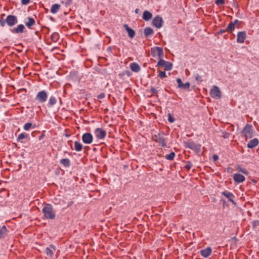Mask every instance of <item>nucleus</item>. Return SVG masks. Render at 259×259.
<instances>
[{
  "label": "nucleus",
  "instance_id": "60",
  "mask_svg": "<svg viewBox=\"0 0 259 259\" xmlns=\"http://www.w3.org/2000/svg\"><path fill=\"white\" fill-rule=\"evenodd\" d=\"M61 3L62 4H65V2H64L63 1H62L61 2Z\"/></svg>",
  "mask_w": 259,
  "mask_h": 259
},
{
  "label": "nucleus",
  "instance_id": "37",
  "mask_svg": "<svg viewBox=\"0 0 259 259\" xmlns=\"http://www.w3.org/2000/svg\"><path fill=\"white\" fill-rule=\"evenodd\" d=\"M57 101L56 98H50V100L48 103V106L51 107L56 104Z\"/></svg>",
  "mask_w": 259,
  "mask_h": 259
},
{
  "label": "nucleus",
  "instance_id": "56",
  "mask_svg": "<svg viewBox=\"0 0 259 259\" xmlns=\"http://www.w3.org/2000/svg\"><path fill=\"white\" fill-rule=\"evenodd\" d=\"M105 97V94L104 93H101L100 94H99L97 97Z\"/></svg>",
  "mask_w": 259,
  "mask_h": 259
},
{
  "label": "nucleus",
  "instance_id": "34",
  "mask_svg": "<svg viewBox=\"0 0 259 259\" xmlns=\"http://www.w3.org/2000/svg\"><path fill=\"white\" fill-rule=\"evenodd\" d=\"M59 35L57 32H54L51 35V39L53 42H57L59 40Z\"/></svg>",
  "mask_w": 259,
  "mask_h": 259
},
{
  "label": "nucleus",
  "instance_id": "26",
  "mask_svg": "<svg viewBox=\"0 0 259 259\" xmlns=\"http://www.w3.org/2000/svg\"><path fill=\"white\" fill-rule=\"evenodd\" d=\"M82 148H83V145L80 142H79L77 141H75L74 142V150L75 151L80 152L81 151H82Z\"/></svg>",
  "mask_w": 259,
  "mask_h": 259
},
{
  "label": "nucleus",
  "instance_id": "2",
  "mask_svg": "<svg viewBox=\"0 0 259 259\" xmlns=\"http://www.w3.org/2000/svg\"><path fill=\"white\" fill-rule=\"evenodd\" d=\"M18 23L17 17L13 15H9L5 19L0 18V26L4 27L7 24L9 27H12Z\"/></svg>",
  "mask_w": 259,
  "mask_h": 259
},
{
  "label": "nucleus",
  "instance_id": "48",
  "mask_svg": "<svg viewBox=\"0 0 259 259\" xmlns=\"http://www.w3.org/2000/svg\"><path fill=\"white\" fill-rule=\"evenodd\" d=\"M30 0H21V4L23 5H26L30 3Z\"/></svg>",
  "mask_w": 259,
  "mask_h": 259
},
{
  "label": "nucleus",
  "instance_id": "27",
  "mask_svg": "<svg viewBox=\"0 0 259 259\" xmlns=\"http://www.w3.org/2000/svg\"><path fill=\"white\" fill-rule=\"evenodd\" d=\"M60 163L65 167H69L70 166V160L68 158H63L60 160Z\"/></svg>",
  "mask_w": 259,
  "mask_h": 259
},
{
  "label": "nucleus",
  "instance_id": "51",
  "mask_svg": "<svg viewBox=\"0 0 259 259\" xmlns=\"http://www.w3.org/2000/svg\"><path fill=\"white\" fill-rule=\"evenodd\" d=\"M34 34L38 36L39 39H40L41 35H40V33L38 31H35L34 32Z\"/></svg>",
  "mask_w": 259,
  "mask_h": 259
},
{
  "label": "nucleus",
  "instance_id": "33",
  "mask_svg": "<svg viewBox=\"0 0 259 259\" xmlns=\"http://www.w3.org/2000/svg\"><path fill=\"white\" fill-rule=\"evenodd\" d=\"M226 28L228 32L232 33L233 31H234L235 29V26L234 25L232 21H231Z\"/></svg>",
  "mask_w": 259,
  "mask_h": 259
},
{
  "label": "nucleus",
  "instance_id": "29",
  "mask_svg": "<svg viewBox=\"0 0 259 259\" xmlns=\"http://www.w3.org/2000/svg\"><path fill=\"white\" fill-rule=\"evenodd\" d=\"M28 136L29 135L27 133L24 132L20 134H19V136H18L17 138V142H20L21 143H23L22 140L27 138Z\"/></svg>",
  "mask_w": 259,
  "mask_h": 259
},
{
  "label": "nucleus",
  "instance_id": "9",
  "mask_svg": "<svg viewBox=\"0 0 259 259\" xmlns=\"http://www.w3.org/2000/svg\"><path fill=\"white\" fill-rule=\"evenodd\" d=\"M82 141L85 144H90L93 141V136L90 133H85L82 136Z\"/></svg>",
  "mask_w": 259,
  "mask_h": 259
},
{
  "label": "nucleus",
  "instance_id": "3",
  "mask_svg": "<svg viewBox=\"0 0 259 259\" xmlns=\"http://www.w3.org/2000/svg\"><path fill=\"white\" fill-rule=\"evenodd\" d=\"M164 136L165 134L164 132H159L157 134L152 135V140L156 143H158L162 147H165L167 145L166 140Z\"/></svg>",
  "mask_w": 259,
  "mask_h": 259
},
{
  "label": "nucleus",
  "instance_id": "58",
  "mask_svg": "<svg viewBox=\"0 0 259 259\" xmlns=\"http://www.w3.org/2000/svg\"><path fill=\"white\" fill-rule=\"evenodd\" d=\"M139 9H136L135 10V13H136V14H138V13H139Z\"/></svg>",
  "mask_w": 259,
  "mask_h": 259
},
{
  "label": "nucleus",
  "instance_id": "53",
  "mask_svg": "<svg viewBox=\"0 0 259 259\" xmlns=\"http://www.w3.org/2000/svg\"><path fill=\"white\" fill-rule=\"evenodd\" d=\"M45 137V135L44 134H42L41 135H40L39 137H38V140L40 141V140H41L42 139H44V138Z\"/></svg>",
  "mask_w": 259,
  "mask_h": 259
},
{
  "label": "nucleus",
  "instance_id": "19",
  "mask_svg": "<svg viewBox=\"0 0 259 259\" xmlns=\"http://www.w3.org/2000/svg\"><path fill=\"white\" fill-rule=\"evenodd\" d=\"M212 252V249L210 247H207L205 249L200 250V253L202 256L204 258L208 257Z\"/></svg>",
  "mask_w": 259,
  "mask_h": 259
},
{
  "label": "nucleus",
  "instance_id": "39",
  "mask_svg": "<svg viewBox=\"0 0 259 259\" xmlns=\"http://www.w3.org/2000/svg\"><path fill=\"white\" fill-rule=\"evenodd\" d=\"M192 166H193L192 163L190 161H187V164L185 166V167L188 170H189L192 168Z\"/></svg>",
  "mask_w": 259,
  "mask_h": 259
},
{
  "label": "nucleus",
  "instance_id": "45",
  "mask_svg": "<svg viewBox=\"0 0 259 259\" xmlns=\"http://www.w3.org/2000/svg\"><path fill=\"white\" fill-rule=\"evenodd\" d=\"M168 121L170 123H173L175 120V118L172 117V116L171 115L170 113H168Z\"/></svg>",
  "mask_w": 259,
  "mask_h": 259
},
{
  "label": "nucleus",
  "instance_id": "25",
  "mask_svg": "<svg viewBox=\"0 0 259 259\" xmlns=\"http://www.w3.org/2000/svg\"><path fill=\"white\" fill-rule=\"evenodd\" d=\"M8 232V230L7 229L5 226H3V227L0 229V239L4 238L7 235Z\"/></svg>",
  "mask_w": 259,
  "mask_h": 259
},
{
  "label": "nucleus",
  "instance_id": "17",
  "mask_svg": "<svg viewBox=\"0 0 259 259\" xmlns=\"http://www.w3.org/2000/svg\"><path fill=\"white\" fill-rule=\"evenodd\" d=\"M233 177L234 181L237 183H242L245 180V177L240 174H234Z\"/></svg>",
  "mask_w": 259,
  "mask_h": 259
},
{
  "label": "nucleus",
  "instance_id": "28",
  "mask_svg": "<svg viewBox=\"0 0 259 259\" xmlns=\"http://www.w3.org/2000/svg\"><path fill=\"white\" fill-rule=\"evenodd\" d=\"M60 5L58 4H53L51 8L50 11L52 14H56L60 9Z\"/></svg>",
  "mask_w": 259,
  "mask_h": 259
},
{
  "label": "nucleus",
  "instance_id": "38",
  "mask_svg": "<svg viewBox=\"0 0 259 259\" xmlns=\"http://www.w3.org/2000/svg\"><path fill=\"white\" fill-rule=\"evenodd\" d=\"M32 124L30 122L26 123L24 124L23 128L25 131H28L32 126Z\"/></svg>",
  "mask_w": 259,
  "mask_h": 259
},
{
  "label": "nucleus",
  "instance_id": "5",
  "mask_svg": "<svg viewBox=\"0 0 259 259\" xmlns=\"http://www.w3.org/2000/svg\"><path fill=\"white\" fill-rule=\"evenodd\" d=\"M184 146L187 148L195 151L197 153L200 151L201 146L199 144H196L194 142L190 140L184 141Z\"/></svg>",
  "mask_w": 259,
  "mask_h": 259
},
{
  "label": "nucleus",
  "instance_id": "16",
  "mask_svg": "<svg viewBox=\"0 0 259 259\" xmlns=\"http://www.w3.org/2000/svg\"><path fill=\"white\" fill-rule=\"evenodd\" d=\"M177 82L178 83V87L183 90L189 89L190 86V83L189 82H187L185 83H183L181 79L178 78L177 79Z\"/></svg>",
  "mask_w": 259,
  "mask_h": 259
},
{
  "label": "nucleus",
  "instance_id": "4",
  "mask_svg": "<svg viewBox=\"0 0 259 259\" xmlns=\"http://www.w3.org/2000/svg\"><path fill=\"white\" fill-rule=\"evenodd\" d=\"M242 133L245 137L246 141L248 139L252 138L253 136V129L252 125L250 124H246L243 127Z\"/></svg>",
  "mask_w": 259,
  "mask_h": 259
},
{
  "label": "nucleus",
  "instance_id": "52",
  "mask_svg": "<svg viewBox=\"0 0 259 259\" xmlns=\"http://www.w3.org/2000/svg\"><path fill=\"white\" fill-rule=\"evenodd\" d=\"M212 158L214 161H216L219 159V156L215 154L213 155Z\"/></svg>",
  "mask_w": 259,
  "mask_h": 259
},
{
  "label": "nucleus",
  "instance_id": "57",
  "mask_svg": "<svg viewBox=\"0 0 259 259\" xmlns=\"http://www.w3.org/2000/svg\"><path fill=\"white\" fill-rule=\"evenodd\" d=\"M76 75V74L75 72H71L70 73V76H71V75Z\"/></svg>",
  "mask_w": 259,
  "mask_h": 259
},
{
  "label": "nucleus",
  "instance_id": "22",
  "mask_svg": "<svg viewBox=\"0 0 259 259\" xmlns=\"http://www.w3.org/2000/svg\"><path fill=\"white\" fill-rule=\"evenodd\" d=\"M142 18L145 21H148L152 19V14L150 12L146 10L143 12Z\"/></svg>",
  "mask_w": 259,
  "mask_h": 259
},
{
  "label": "nucleus",
  "instance_id": "44",
  "mask_svg": "<svg viewBox=\"0 0 259 259\" xmlns=\"http://www.w3.org/2000/svg\"><path fill=\"white\" fill-rule=\"evenodd\" d=\"M158 76L161 78H163L165 77H166V73L165 71H160L158 75Z\"/></svg>",
  "mask_w": 259,
  "mask_h": 259
},
{
  "label": "nucleus",
  "instance_id": "40",
  "mask_svg": "<svg viewBox=\"0 0 259 259\" xmlns=\"http://www.w3.org/2000/svg\"><path fill=\"white\" fill-rule=\"evenodd\" d=\"M230 134L226 131H223L222 132V137L224 139H228L229 138Z\"/></svg>",
  "mask_w": 259,
  "mask_h": 259
},
{
  "label": "nucleus",
  "instance_id": "50",
  "mask_svg": "<svg viewBox=\"0 0 259 259\" xmlns=\"http://www.w3.org/2000/svg\"><path fill=\"white\" fill-rule=\"evenodd\" d=\"M226 31H227V28L225 29H221L218 32V33L219 34H222L223 33H224V32H225Z\"/></svg>",
  "mask_w": 259,
  "mask_h": 259
},
{
  "label": "nucleus",
  "instance_id": "61",
  "mask_svg": "<svg viewBox=\"0 0 259 259\" xmlns=\"http://www.w3.org/2000/svg\"><path fill=\"white\" fill-rule=\"evenodd\" d=\"M227 37V35H225L224 37L226 38Z\"/></svg>",
  "mask_w": 259,
  "mask_h": 259
},
{
  "label": "nucleus",
  "instance_id": "10",
  "mask_svg": "<svg viewBox=\"0 0 259 259\" xmlns=\"http://www.w3.org/2000/svg\"><path fill=\"white\" fill-rule=\"evenodd\" d=\"M10 31L12 33H22L26 31L25 26L20 24L17 26V27H14L13 28L10 29Z\"/></svg>",
  "mask_w": 259,
  "mask_h": 259
},
{
  "label": "nucleus",
  "instance_id": "20",
  "mask_svg": "<svg viewBox=\"0 0 259 259\" xmlns=\"http://www.w3.org/2000/svg\"><path fill=\"white\" fill-rule=\"evenodd\" d=\"M124 28L128 33V36L131 38H133L135 35V31L134 29L130 27L127 24L123 25Z\"/></svg>",
  "mask_w": 259,
  "mask_h": 259
},
{
  "label": "nucleus",
  "instance_id": "42",
  "mask_svg": "<svg viewBox=\"0 0 259 259\" xmlns=\"http://www.w3.org/2000/svg\"><path fill=\"white\" fill-rule=\"evenodd\" d=\"M27 43H33L34 42V39L32 37L30 38H26L24 39Z\"/></svg>",
  "mask_w": 259,
  "mask_h": 259
},
{
  "label": "nucleus",
  "instance_id": "47",
  "mask_svg": "<svg viewBox=\"0 0 259 259\" xmlns=\"http://www.w3.org/2000/svg\"><path fill=\"white\" fill-rule=\"evenodd\" d=\"M232 22L234 23L235 26H236L237 28L239 27L238 25H239L241 23V21H239L237 19H235L234 21H232Z\"/></svg>",
  "mask_w": 259,
  "mask_h": 259
},
{
  "label": "nucleus",
  "instance_id": "46",
  "mask_svg": "<svg viewBox=\"0 0 259 259\" xmlns=\"http://www.w3.org/2000/svg\"><path fill=\"white\" fill-rule=\"evenodd\" d=\"M72 3V0H67L65 2V6L66 7H68L70 6Z\"/></svg>",
  "mask_w": 259,
  "mask_h": 259
},
{
  "label": "nucleus",
  "instance_id": "36",
  "mask_svg": "<svg viewBox=\"0 0 259 259\" xmlns=\"http://www.w3.org/2000/svg\"><path fill=\"white\" fill-rule=\"evenodd\" d=\"M175 155V152H171L169 154L166 155L165 158L167 160H172L174 159Z\"/></svg>",
  "mask_w": 259,
  "mask_h": 259
},
{
  "label": "nucleus",
  "instance_id": "23",
  "mask_svg": "<svg viewBox=\"0 0 259 259\" xmlns=\"http://www.w3.org/2000/svg\"><path fill=\"white\" fill-rule=\"evenodd\" d=\"M130 67L131 70L135 72H139L141 69L140 65L136 62L131 63L130 65Z\"/></svg>",
  "mask_w": 259,
  "mask_h": 259
},
{
  "label": "nucleus",
  "instance_id": "55",
  "mask_svg": "<svg viewBox=\"0 0 259 259\" xmlns=\"http://www.w3.org/2000/svg\"><path fill=\"white\" fill-rule=\"evenodd\" d=\"M73 203V202L72 201H69L67 203V207H69L71 206Z\"/></svg>",
  "mask_w": 259,
  "mask_h": 259
},
{
  "label": "nucleus",
  "instance_id": "18",
  "mask_svg": "<svg viewBox=\"0 0 259 259\" xmlns=\"http://www.w3.org/2000/svg\"><path fill=\"white\" fill-rule=\"evenodd\" d=\"M56 249L55 246L53 244H51L49 247L46 248V253L48 256L52 257Z\"/></svg>",
  "mask_w": 259,
  "mask_h": 259
},
{
  "label": "nucleus",
  "instance_id": "35",
  "mask_svg": "<svg viewBox=\"0 0 259 259\" xmlns=\"http://www.w3.org/2000/svg\"><path fill=\"white\" fill-rule=\"evenodd\" d=\"M47 97V93L45 90H42V91L38 92L36 95V97Z\"/></svg>",
  "mask_w": 259,
  "mask_h": 259
},
{
  "label": "nucleus",
  "instance_id": "30",
  "mask_svg": "<svg viewBox=\"0 0 259 259\" xmlns=\"http://www.w3.org/2000/svg\"><path fill=\"white\" fill-rule=\"evenodd\" d=\"M144 33L145 37H147L149 35H151L153 33V30L151 28L149 27H146L144 29Z\"/></svg>",
  "mask_w": 259,
  "mask_h": 259
},
{
  "label": "nucleus",
  "instance_id": "49",
  "mask_svg": "<svg viewBox=\"0 0 259 259\" xmlns=\"http://www.w3.org/2000/svg\"><path fill=\"white\" fill-rule=\"evenodd\" d=\"M47 98H36L40 103H44L47 101Z\"/></svg>",
  "mask_w": 259,
  "mask_h": 259
},
{
  "label": "nucleus",
  "instance_id": "6",
  "mask_svg": "<svg viewBox=\"0 0 259 259\" xmlns=\"http://www.w3.org/2000/svg\"><path fill=\"white\" fill-rule=\"evenodd\" d=\"M156 66L163 67L164 70L169 71L172 69V64L168 61H165L163 58H160Z\"/></svg>",
  "mask_w": 259,
  "mask_h": 259
},
{
  "label": "nucleus",
  "instance_id": "8",
  "mask_svg": "<svg viewBox=\"0 0 259 259\" xmlns=\"http://www.w3.org/2000/svg\"><path fill=\"white\" fill-rule=\"evenodd\" d=\"M94 133L96 138L98 140L104 139L107 135L106 131L100 127L96 128Z\"/></svg>",
  "mask_w": 259,
  "mask_h": 259
},
{
  "label": "nucleus",
  "instance_id": "7",
  "mask_svg": "<svg viewBox=\"0 0 259 259\" xmlns=\"http://www.w3.org/2000/svg\"><path fill=\"white\" fill-rule=\"evenodd\" d=\"M151 55L153 57H155L157 56H158L159 59L163 57V49L159 47H155L152 48L151 49Z\"/></svg>",
  "mask_w": 259,
  "mask_h": 259
},
{
  "label": "nucleus",
  "instance_id": "15",
  "mask_svg": "<svg viewBox=\"0 0 259 259\" xmlns=\"http://www.w3.org/2000/svg\"><path fill=\"white\" fill-rule=\"evenodd\" d=\"M210 95L211 97H221V93L219 88L213 86L210 91Z\"/></svg>",
  "mask_w": 259,
  "mask_h": 259
},
{
  "label": "nucleus",
  "instance_id": "43",
  "mask_svg": "<svg viewBox=\"0 0 259 259\" xmlns=\"http://www.w3.org/2000/svg\"><path fill=\"white\" fill-rule=\"evenodd\" d=\"M225 0H216L215 3L218 6L223 5L225 4Z\"/></svg>",
  "mask_w": 259,
  "mask_h": 259
},
{
  "label": "nucleus",
  "instance_id": "14",
  "mask_svg": "<svg viewBox=\"0 0 259 259\" xmlns=\"http://www.w3.org/2000/svg\"><path fill=\"white\" fill-rule=\"evenodd\" d=\"M247 37L245 31H239L237 35V42L239 44H242L244 42Z\"/></svg>",
  "mask_w": 259,
  "mask_h": 259
},
{
  "label": "nucleus",
  "instance_id": "41",
  "mask_svg": "<svg viewBox=\"0 0 259 259\" xmlns=\"http://www.w3.org/2000/svg\"><path fill=\"white\" fill-rule=\"evenodd\" d=\"M195 80L198 82H202L203 81L202 77L198 74H196L195 75Z\"/></svg>",
  "mask_w": 259,
  "mask_h": 259
},
{
  "label": "nucleus",
  "instance_id": "21",
  "mask_svg": "<svg viewBox=\"0 0 259 259\" xmlns=\"http://www.w3.org/2000/svg\"><path fill=\"white\" fill-rule=\"evenodd\" d=\"M258 140L257 138H254L248 143L247 147L248 148L252 149L256 147L258 144Z\"/></svg>",
  "mask_w": 259,
  "mask_h": 259
},
{
  "label": "nucleus",
  "instance_id": "11",
  "mask_svg": "<svg viewBox=\"0 0 259 259\" xmlns=\"http://www.w3.org/2000/svg\"><path fill=\"white\" fill-rule=\"evenodd\" d=\"M222 195L226 197L233 204L236 205V202L234 201L235 196L232 192L225 190L222 193Z\"/></svg>",
  "mask_w": 259,
  "mask_h": 259
},
{
  "label": "nucleus",
  "instance_id": "31",
  "mask_svg": "<svg viewBox=\"0 0 259 259\" xmlns=\"http://www.w3.org/2000/svg\"><path fill=\"white\" fill-rule=\"evenodd\" d=\"M237 169L239 172H242L245 175H248L249 174L248 170L246 168L242 167L240 164L237 165Z\"/></svg>",
  "mask_w": 259,
  "mask_h": 259
},
{
  "label": "nucleus",
  "instance_id": "54",
  "mask_svg": "<svg viewBox=\"0 0 259 259\" xmlns=\"http://www.w3.org/2000/svg\"><path fill=\"white\" fill-rule=\"evenodd\" d=\"M151 91L153 93H157V91L154 88H152L151 89Z\"/></svg>",
  "mask_w": 259,
  "mask_h": 259
},
{
  "label": "nucleus",
  "instance_id": "1",
  "mask_svg": "<svg viewBox=\"0 0 259 259\" xmlns=\"http://www.w3.org/2000/svg\"><path fill=\"white\" fill-rule=\"evenodd\" d=\"M42 212L44 214L43 219L53 220L56 216V211L51 204H46L42 208Z\"/></svg>",
  "mask_w": 259,
  "mask_h": 259
},
{
  "label": "nucleus",
  "instance_id": "13",
  "mask_svg": "<svg viewBox=\"0 0 259 259\" xmlns=\"http://www.w3.org/2000/svg\"><path fill=\"white\" fill-rule=\"evenodd\" d=\"M163 23V19L161 17L157 15L152 21V25L157 28H160L162 26Z\"/></svg>",
  "mask_w": 259,
  "mask_h": 259
},
{
  "label": "nucleus",
  "instance_id": "59",
  "mask_svg": "<svg viewBox=\"0 0 259 259\" xmlns=\"http://www.w3.org/2000/svg\"><path fill=\"white\" fill-rule=\"evenodd\" d=\"M108 50H109V51H111V47H109L108 48Z\"/></svg>",
  "mask_w": 259,
  "mask_h": 259
},
{
  "label": "nucleus",
  "instance_id": "32",
  "mask_svg": "<svg viewBox=\"0 0 259 259\" xmlns=\"http://www.w3.org/2000/svg\"><path fill=\"white\" fill-rule=\"evenodd\" d=\"M252 229L255 231H259V221L255 220L252 222Z\"/></svg>",
  "mask_w": 259,
  "mask_h": 259
},
{
  "label": "nucleus",
  "instance_id": "12",
  "mask_svg": "<svg viewBox=\"0 0 259 259\" xmlns=\"http://www.w3.org/2000/svg\"><path fill=\"white\" fill-rule=\"evenodd\" d=\"M25 26L29 29H33L35 25V20L31 17H27L25 21Z\"/></svg>",
  "mask_w": 259,
  "mask_h": 259
},
{
  "label": "nucleus",
  "instance_id": "24",
  "mask_svg": "<svg viewBox=\"0 0 259 259\" xmlns=\"http://www.w3.org/2000/svg\"><path fill=\"white\" fill-rule=\"evenodd\" d=\"M126 75L130 77L132 75V73L129 70H124L121 73H119L118 76L120 79L124 80L125 79V76Z\"/></svg>",
  "mask_w": 259,
  "mask_h": 259
}]
</instances>
